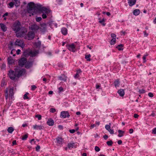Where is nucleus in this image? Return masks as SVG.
I'll use <instances>...</instances> for the list:
<instances>
[{
    "label": "nucleus",
    "mask_w": 156,
    "mask_h": 156,
    "mask_svg": "<svg viewBox=\"0 0 156 156\" xmlns=\"http://www.w3.org/2000/svg\"><path fill=\"white\" fill-rule=\"evenodd\" d=\"M117 92L121 97L123 96L124 95V90L123 89H120Z\"/></svg>",
    "instance_id": "14"
},
{
    "label": "nucleus",
    "mask_w": 156,
    "mask_h": 156,
    "mask_svg": "<svg viewBox=\"0 0 156 156\" xmlns=\"http://www.w3.org/2000/svg\"><path fill=\"white\" fill-rule=\"evenodd\" d=\"M21 51L20 49H18L16 51V54H17V55H19V54H20V52Z\"/></svg>",
    "instance_id": "58"
},
{
    "label": "nucleus",
    "mask_w": 156,
    "mask_h": 156,
    "mask_svg": "<svg viewBox=\"0 0 156 156\" xmlns=\"http://www.w3.org/2000/svg\"><path fill=\"white\" fill-rule=\"evenodd\" d=\"M140 12V11L139 9H136L134 10L133 11V13L134 15L136 16L138 15Z\"/></svg>",
    "instance_id": "25"
},
{
    "label": "nucleus",
    "mask_w": 156,
    "mask_h": 156,
    "mask_svg": "<svg viewBox=\"0 0 156 156\" xmlns=\"http://www.w3.org/2000/svg\"><path fill=\"white\" fill-rule=\"evenodd\" d=\"M133 129H130L129 130V132L130 133H132L133 132Z\"/></svg>",
    "instance_id": "60"
},
{
    "label": "nucleus",
    "mask_w": 156,
    "mask_h": 156,
    "mask_svg": "<svg viewBox=\"0 0 156 156\" xmlns=\"http://www.w3.org/2000/svg\"><path fill=\"white\" fill-rule=\"evenodd\" d=\"M35 117L38 118L39 120H40L41 119V115H40L38 114L35 115Z\"/></svg>",
    "instance_id": "37"
},
{
    "label": "nucleus",
    "mask_w": 156,
    "mask_h": 156,
    "mask_svg": "<svg viewBox=\"0 0 156 156\" xmlns=\"http://www.w3.org/2000/svg\"><path fill=\"white\" fill-rule=\"evenodd\" d=\"M23 26L19 21L15 22L13 25L12 27L13 30L16 31H18Z\"/></svg>",
    "instance_id": "5"
},
{
    "label": "nucleus",
    "mask_w": 156,
    "mask_h": 156,
    "mask_svg": "<svg viewBox=\"0 0 156 156\" xmlns=\"http://www.w3.org/2000/svg\"><path fill=\"white\" fill-rule=\"evenodd\" d=\"M148 95L150 97H153V94L151 93H149L148 94Z\"/></svg>",
    "instance_id": "51"
},
{
    "label": "nucleus",
    "mask_w": 156,
    "mask_h": 156,
    "mask_svg": "<svg viewBox=\"0 0 156 156\" xmlns=\"http://www.w3.org/2000/svg\"><path fill=\"white\" fill-rule=\"evenodd\" d=\"M96 124L98 126L100 124V122L99 121H96Z\"/></svg>",
    "instance_id": "64"
},
{
    "label": "nucleus",
    "mask_w": 156,
    "mask_h": 156,
    "mask_svg": "<svg viewBox=\"0 0 156 156\" xmlns=\"http://www.w3.org/2000/svg\"><path fill=\"white\" fill-rule=\"evenodd\" d=\"M27 9L28 13L27 14V15L28 16H33L37 12H39L43 19L46 18L48 13H49L50 12L49 10L41 5L35 4L33 2H30L28 4Z\"/></svg>",
    "instance_id": "1"
},
{
    "label": "nucleus",
    "mask_w": 156,
    "mask_h": 156,
    "mask_svg": "<svg viewBox=\"0 0 156 156\" xmlns=\"http://www.w3.org/2000/svg\"><path fill=\"white\" fill-rule=\"evenodd\" d=\"M50 111L51 112L54 113L56 111V110L54 108H51L50 109Z\"/></svg>",
    "instance_id": "42"
},
{
    "label": "nucleus",
    "mask_w": 156,
    "mask_h": 156,
    "mask_svg": "<svg viewBox=\"0 0 156 156\" xmlns=\"http://www.w3.org/2000/svg\"><path fill=\"white\" fill-rule=\"evenodd\" d=\"M80 114L81 113L80 112H76V114L77 115H80Z\"/></svg>",
    "instance_id": "63"
},
{
    "label": "nucleus",
    "mask_w": 156,
    "mask_h": 156,
    "mask_svg": "<svg viewBox=\"0 0 156 156\" xmlns=\"http://www.w3.org/2000/svg\"><path fill=\"white\" fill-rule=\"evenodd\" d=\"M69 116V113L67 112L63 111L61 112V116L62 118H65L66 117H68Z\"/></svg>",
    "instance_id": "12"
},
{
    "label": "nucleus",
    "mask_w": 156,
    "mask_h": 156,
    "mask_svg": "<svg viewBox=\"0 0 156 156\" xmlns=\"http://www.w3.org/2000/svg\"><path fill=\"white\" fill-rule=\"evenodd\" d=\"M69 132L71 133H73L75 132V130L74 129H70L69 130Z\"/></svg>",
    "instance_id": "52"
},
{
    "label": "nucleus",
    "mask_w": 156,
    "mask_h": 156,
    "mask_svg": "<svg viewBox=\"0 0 156 156\" xmlns=\"http://www.w3.org/2000/svg\"><path fill=\"white\" fill-rule=\"evenodd\" d=\"M15 44L21 46L22 48L24 47V45L23 44V43L22 41L19 39H17L16 40L15 43Z\"/></svg>",
    "instance_id": "11"
},
{
    "label": "nucleus",
    "mask_w": 156,
    "mask_h": 156,
    "mask_svg": "<svg viewBox=\"0 0 156 156\" xmlns=\"http://www.w3.org/2000/svg\"><path fill=\"white\" fill-rule=\"evenodd\" d=\"M8 75L10 78L12 80H15V77H16L15 72V73L11 69L9 71Z\"/></svg>",
    "instance_id": "8"
},
{
    "label": "nucleus",
    "mask_w": 156,
    "mask_h": 156,
    "mask_svg": "<svg viewBox=\"0 0 156 156\" xmlns=\"http://www.w3.org/2000/svg\"><path fill=\"white\" fill-rule=\"evenodd\" d=\"M62 34L64 35H66L67 33V30L65 28H62L61 30Z\"/></svg>",
    "instance_id": "19"
},
{
    "label": "nucleus",
    "mask_w": 156,
    "mask_h": 156,
    "mask_svg": "<svg viewBox=\"0 0 156 156\" xmlns=\"http://www.w3.org/2000/svg\"><path fill=\"white\" fill-rule=\"evenodd\" d=\"M9 95L10 96L12 97L13 95V88H11L9 90Z\"/></svg>",
    "instance_id": "31"
},
{
    "label": "nucleus",
    "mask_w": 156,
    "mask_h": 156,
    "mask_svg": "<svg viewBox=\"0 0 156 156\" xmlns=\"http://www.w3.org/2000/svg\"><path fill=\"white\" fill-rule=\"evenodd\" d=\"M47 123L48 125L50 126H53L54 123L53 120L51 119H49L47 122Z\"/></svg>",
    "instance_id": "17"
},
{
    "label": "nucleus",
    "mask_w": 156,
    "mask_h": 156,
    "mask_svg": "<svg viewBox=\"0 0 156 156\" xmlns=\"http://www.w3.org/2000/svg\"><path fill=\"white\" fill-rule=\"evenodd\" d=\"M116 38H112L110 44L111 45L114 44L115 43Z\"/></svg>",
    "instance_id": "32"
},
{
    "label": "nucleus",
    "mask_w": 156,
    "mask_h": 156,
    "mask_svg": "<svg viewBox=\"0 0 156 156\" xmlns=\"http://www.w3.org/2000/svg\"><path fill=\"white\" fill-rule=\"evenodd\" d=\"M12 146H13L14 145L16 144V140H13L12 141Z\"/></svg>",
    "instance_id": "57"
},
{
    "label": "nucleus",
    "mask_w": 156,
    "mask_h": 156,
    "mask_svg": "<svg viewBox=\"0 0 156 156\" xmlns=\"http://www.w3.org/2000/svg\"><path fill=\"white\" fill-rule=\"evenodd\" d=\"M15 74L16 77H19L24 75L26 73V70L24 69H15Z\"/></svg>",
    "instance_id": "4"
},
{
    "label": "nucleus",
    "mask_w": 156,
    "mask_h": 156,
    "mask_svg": "<svg viewBox=\"0 0 156 156\" xmlns=\"http://www.w3.org/2000/svg\"><path fill=\"white\" fill-rule=\"evenodd\" d=\"M36 44L37 47H39L41 45V43L40 41L38 42L37 43H36Z\"/></svg>",
    "instance_id": "43"
},
{
    "label": "nucleus",
    "mask_w": 156,
    "mask_h": 156,
    "mask_svg": "<svg viewBox=\"0 0 156 156\" xmlns=\"http://www.w3.org/2000/svg\"><path fill=\"white\" fill-rule=\"evenodd\" d=\"M122 143V141L121 140H119L118 141V143L119 144H121Z\"/></svg>",
    "instance_id": "59"
},
{
    "label": "nucleus",
    "mask_w": 156,
    "mask_h": 156,
    "mask_svg": "<svg viewBox=\"0 0 156 156\" xmlns=\"http://www.w3.org/2000/svg\"><path fill=\"white\" fill-rule=\"evenodd\" d=\"M152 133L154 134H156V128H155L153 130Z\"/></svg>",
    "instance_id": "55"
},
{
    "label": "nucleus",
    "mask_w": 156,
    "mask_h": 156,
    "mask_svg": "<svg viewBox=\"0 0 156 156\" xmlns=\"http://www.w3.org/2000/svg\"><path fill=\"white\" fill-rule=\"evenodd\" d=\"M57 142L59 144H62L63 139L62 138L58 137L56 139Z\"/></svg>",
    "instance_id": "24"
},
{
    "label": "nucleus",
    "mask_w": 156,
    "mask_h": 156,
    "mask_svg": "<svg viewBox=\"0 0 156 156\" xmlns=\"http://www.w3.org/2000/svg\"><path fill=\"white\" fill-rule=\"evenodd\" d=\"M96 125L94 124H92L91 125V128H93L94 127L96 126Z\"/></svg>",
    "instance_id": "62"
},
{
    "label": "nucleus",
    "mask_w": 156,
    "mask_h": 156,
    "mask_svg": "<svg viewBox=\"0 0 156 156\" xmlns=\"http://www.w3.org/2000/svg\"><path fill=\"white\" fill-rule=\"evenodd\" d=\"M2 30L4 31H5L7 30V27L3 23L0 24Z\"/></svg>",
    "instance_id": "20"
},
{
    "label": "nucleus",
    "mask_w": 156,
    "mask_h": 156,
    "mask_svg": "<svg viewBox=\"0 0 156 156\" xmlns=\"http://www.w3.org/2000/svg\"><path fill=\"white\" fill-rule=\"evenodd\" d=\"M139 115L136 114H135L134 115V116L135 118H137Z\"/></svg>",
    "instance_id": "61"
},
{
    "label": "nucleus",
    "mask_w": 156,
    "mask_h": 156,
    "mask_svg": "<svg viewBox=\"0 0 156 156\" xmlns=\"http://www.w3.org/2000/svg\"><path fill=\"white\" fill-rule=\"evenodd\" d=\"M79 73H76L74 76V77L76 78H78L79 77Z\"/></svg>",
    "instance_id": "50"
},
{
    "label": "nucleus",
    "mask_w": 156,
    "mask_h": 156,
    "mask_svg": "<svg viewBox=\"0 0 156 156\" xmlns=\"http://www.w3.org/2000/svg\"><path fill=\"white\" fill-rule=\"evenodd\" d=\"M139 92L140 93H143L145 92V90L143 89H142L141 90H139Z\"/></svg>",
    "instance_id": "47"
},
{
    "label": "nucleus",
    "mask_w": 156,
    "mask_h": 156,
    "mask_svg": "<svg viewBox=\"0 0 156 156\" xmlns=\"http://www.w3.org/2000/svg\"><path fill=\"white\" fill-rule=\"evenodd\" d=\"M34 129H39L41 130L43 129L44 127L43 126H39L37 125H35L33 126Z\"/></svg>",
    "instance_id": "16"
},
{
    "label": "nucleus",
    "mask_w": 156,
    "mask_h": 156,
    "mask_svg": "<svg viewBox=\"0 0 156 156\" xmlns=\"http://www.w3.org/2000/svg\"><path fill=\"white\" fill-rule=\"evenodd\" d=\"M32 65V63L30 62H27L25 64V67L26 68L28 69L30 68Z\"/></svg>",
    "instance_id": "15"
},
{
    "label": "nucleus",
    "mask_w": 156,
    "mask_h": 156,
    "mask_svg": "<svg viewBox=\"0 0 156 156\" xmlns=\"http://www.w3.org/2000/svg\"><path fill=\"white\" fill-rule=\"evenodd\" d=\"M14 5V2H10L9 3V5L11 7H12L13 6V5Z\"/></svg>",
    "instance_id": "39"
},
{
    "label": "nucleus",
    "mask_w": 156,
    "mask_h": 156,
    "mask_svg": "<svg viewBox=\"0 0 156 156\" xmlns=\"http://www.w3.org/2000/svg\"><path fill=\"white\" fill-rule=\"evenodd\" d=\"M28 134H26L25 135H23L22 138V140H26L27 139V138L28 137Z\"/></svg>",
    "instance_id": "33"
},
{
    "label": "nucleus",
    "mask_w": 156,
    "mask_h": 156,
    "mask_svg": "<svg viewBox=\"0 0 156 156\" xmlns=\"http://www.w3.org/2000/svg\"><path fill=\"white\" fill-rule=\"evenodd\" d=\"M106 143L108 145L111 146L113 144V142L112 140H110L109 141H107Z\"/></svg>",
    "instance_id": "35"
},
{
    "label": "nucleus",
    "mask_w": 156,
    "mask_h": 156,
    "mask_svg": "<svg viewBox=\"0 0 156 156\" xmlns=\"http://www.w3.org/2000/svg\"><path fill=\"white\" fill-rule=\"evenodd\" d=\"M120 82L119 79H117L114 82V84L115 87H118L119 84Z\"/></svg>",
    "instance_id": "23"
},
{
    "label": "nucleus",
    "mask_w": 156,
    "mask_h": 156,
    "mask_svg": "<svg viewBox=\"0 0 156 156\" xmlns=\"http://www.w3.org/2000/svg\"><path fill=\"white\" fill-rule=\"evenodd\" d=\"M6 65L4 64H2L1 68L2 69H4L5 68Z\"/></svg>",
    "instance_id": "41"
},
{
    "label": "nucleus",
    "mask_w": 156,
    "mask_h": 156,
    "mask_svg": "<svg viewBox=\"0 0 156 156\" xmlns=\"http://www.w3.org/2000/svg\"><path fill=\"white\" fill-rule=\"evenodd\" d=\"M144 37H146L148 35V34L147 33V32L146 30L144 31Z\"/></svg>",
    "instance_id": "49"
},
{
    "label": "nucleus",
    "mask_w": 156,
    "mask_h": 156,
    "mask_svg": "<svg viewBox=\"0 0 156 156\" xmlns=\"http://www.w3.org/2000/svg\"><path fill=\"white\" fill-rule=\"evenodd\" d=\"M14 129L12 127H10L7 129L8 132L9 133H11L14 131Z\"/></svg>",
    "instance_id": "28"
},
{
    "label": "nucleus",
    "mask_w": 156,
    "mask_h": 156,
    "mask_svg": "<svg viewBox=\"0 0 156 156\" xmlns=\"http://www.w3.org/2000/svg\"><path fill=\"white\" fill-rule=\"evenodd\" d=\"M105 20H100L99 22L100 23L102 24L103 26H104L105 25Z\"/></svg>",
    "instance_id": "34"
},
{
    "label": "nucleus",
    "mask_w": 156,
    "mask_h": 156,
    "mask_svg": "<svg viewBox=\"0 0 156 156\" xmlns=\"http://www.w3.org/2000/svg\"><path fill=\"white\" fill-rule=\"evenodd\" d=\"M40 146L38 145H37V146L36 147V150L37 151H38L40 149Z\"/></svg>",
    "instance_id": "48"
},
{
    "label": "nucleus",
    "mask_w": 156,
    "mask_h": 156,
    "mask_svg": "<svg viewBox=\"0 0 156 156\" xmlns=\"http://www.w3.org/2000/svg\"><path fill=\"white\" fill-rule=\"evenodd\" d=\"M63 90V88L62 87L59 88V92H60Z\"/></svg>",
    "instance_id": "53"
},
{
    "label": "nucleus",
    "mask_w": 156,
    "mask_h": 156,
    "mask_svg": "<svg viewBox=\"0 0 156 156\" xmlns=\"http://www.w3.org/2000/svg\"><path fill=\"white\" fill-rule=\"evenodd\" d=\"M118 132L119 133L118 135V136L121 137L123 136V134L125 133V131L119 129L118 130Z\"/></svg>",
    "instance_id": "18"
},
{
    "label": "nucleus",
    "mask_w": 156,
    "mask_h": 156,
    "mask_svg": "<svg viewBox=\"0 0 156 156\" xmlns=\"http://www.w3.org/2000/svg\"><path fill=\"white\" fill-rule=\"evenodd\" d=\"M14 4L16 6H18L20 5V2L19 0H15L14 1Z\"/></svg>",
    "instance_id": "29"
},
{
    "label": "nucleus",
    "mask_w": 156,
    "mask_h": 156,
    "mask_svg": "<svg viewBox=\"0 0 156 156\" xmlns=\"http://www.w3.org/2000/svg\"><path fill=\"white\" fill-rule=\"evenodd\" d=\"M90 56L91 55L90 54L85 55V58L86 59L87 61H90L91 60V59L90 58Z\"/></svg>",
    "instance_id": "30"
},
{
    "label": "nucleus",
    "mask_w": 156,
    "mask_h": 156,
    "mask_svg": "<svg viewBox=\"0 0 156 156\" xmlns=\"http://www.w3.org/2000/svg\"><path fill=\"white\" fill-rule=\"evenodd\" d=\"M36 20H42V18L41 16H36Z\"/></svg>",
    "instance_id": "54"
},
{
    "label": "nucleus",
    "mask_w": 156,
    "mask_h": 156,
    "mask_svg": "<svg viewBox=\"0 0 156 156\" xmlns=\"http://www.w3.org/2000/svg\"><path fill=\"white\" fill-rule=\"evenodd\" d=\"M31 90H34L37 88L36 86H35V85H33L31 86Z\"/></svg>",
    "instance_id": "44"
},
{
    "label": "nucleus",
    "mask_w": 156,
    "mask_h": 156,
    "mask_svg": "<svg viewBox=\"0 0 156 156\" xmlns=\"http://www.w3.org/2000/svg\"><path fill=\"white\" fill-rule=\"evenodd\" d=\"M95 150L96 151L98 152L100 151V149L98 147L96 146L95 147Z\"/></svg>",
    "instance_id": "40"
},
{
    "label": "nucleus",
    "mask_w": 156,
    "mask_h": 156,
    "mask_svg": "<svg viewBox=\"0 0 156 156\" xmlns=\"http://www.w3.org/2000/svg\"><path fill=\"white\" fill-rule=\"evenodd\" d=\"M111 36L112 38H116V36L115 34L112 33L111 34Z\"/></svg>",
    "instance_id": "46"
},
{
    "label": "nucleus",
    "mask_w": 156,
    "mask_h": 156,
    "mask_svg": "<svg viewBox=\"0 0 156 156\" xmlns=\"http://www.w3.org/2000/svg\"><path fill=\"white\" fill-rule=\"evenodd\" d=\"M35 34L34 32H29L27 35L25 37V38L28 40H30L34 38V37Z\"/></svg>",
    "instance_id": "6"
},
{
    "label": "nucleus",
    "mask_w": 156,
    "mask_h": 156,
    "mask_svg": "<svg viewBox=\"0 0 156 156\" xmlns=\"http://www.w3.org/2000/svg\"><path fill=\"white\" fill-rule=\"evenodd\" d=\"M27 62L26 58H21L19 61V65L21 67H23V66L26 64Z\"/></svg>",
    "instance_id": "7"
},
{
    "label": "nucleus",
    "mask_w": 156,
    "mask_h": 156,
    "mask_svg": "<svg viewBox=\"0 0 156 156\" xmlns=\"http://www.w3.org/2000/svg\"><path fill=\"white\" fill-rule=\"evenodd\" d=\"M105 128L108 131L110 129V126L109 125H106L105 126Z\"/></svg>",
    "instance_id": "38"
},
{
    "label": "nucleus",
    "mask_w": 156,
    "mask_h": 156,
    "mask_svg": "<svg viewBox=\"0 0 156 156\" xmlns=\"http://www.w3.org/2000/svg\"><path fill=\"white\" fill-rule=\"evenodd\" d=\"M8 62L9 64H12L14 62V61L12 58L11 57H10L8 58Z\"/></svg>",
    "instance_id": "21"
},
{
    "label": "nucleus",
    "mask_w": 156,
    "mask_h": 156,
    "mask_svg": "<svg viewBox=\"0 0 156 156\" xmlns=\"http://www.w3.org/2000/svg\"><path fill=\"white\" fill-rule=\"evenodd\" d=\"M66 47H67L68 49L73 52H75L76 51L75 47L74 44H67Z\"/></svg>",
    "instance_id": "9"
},
{
    "label": "nucleus",
    "mask_w": 156,
    "mask_h": 156,
    "mask_svg": "<svg viewBox=\"0 0 156 156\" xmlns=\"http://www.w3.org/2000/svg\"><path fill=\"white\" fill-rule=\"evenodd\" d=\"M75 146V143H70L68 144V147L69 149L73 148Z\"/></svg>",
    "instance_id": "22"
},
{
    "label": "nucleus",
    "mask_w": 156,
    "mask_h": 156,
    "mask_svg": "<svg viewBox=\"0 0 156 156\" xmlns=\"http://www.w3.org/2000/svg\"><path fill=\"white\" fill-rule=\"evenodd\" d=\"M136 2V0H128V3L129 6H130L135 4Z\"/></svg>",
    "instance_id": "13"
},
{
    "label": "nucleus",
    "mask_w": 156,
    "mask_h": 156,
    "mask_svg": "<svg viewBox=\"0 0 156 156\" xmlns=\"http://www.w3.org/2000/svg\"><path fill=\"white\" fill-rule=\"evenodd\" d=\"M59 78L61 80L66 81V77L65 75H63L59 77Z\"/></svg>",
    "instance_id": "27"
},
{
    "label": "nucleus",
    "mask_w": 156,
    "mask_h": 156,
    "mask_svg": "<svg viewBox=\"0 0 156 156\" xmlns=\"http://www.w3.org/2000/svg\"><path fill=\"white\" fill-rule=\"evenodd\" d=\"M123 46V44H120L118 45L116 47L120 51L123 49V48H122Z\"/></svg>",
    "instance_id": "26"
},
{
    "label": "nucleus",
    "mask_w": 156,
    "mask_h": 156,
    "mask_svg": "<svg viewBox=\"0 0 156 156\" xmlns=\"http://www.w3.org/2000/svg\"><path fill=\"white\" fill-rule=\"evenodd\" d=\"M38 51L37 50L31 51L26 50L23 52V55L25 56H27L29 55H30L32 57L35 56L36 55L38 54Z\"/></svg>",
    "instance_id": "3"
},
{
    "label": "nucleus",
    "mask_w": 156,
    "mask_h": 156,
    "mask_svg": "<svg viewBox=\"0 0 156 156\" xmlns=\"http://www.w3.org/2000/svg\"><path fill=\"white\" fill-rule=\"evenodd\" d=\"M29 93H26V94H25L24 95L23 98L24 99H27L29 98L27 96V95Z\"/></svg>",
    "instance_id": "36"
},
{
    "label": "nucleus",
    "mask_w": 156,
    "mask_h": 156,
    "mask_svg": "<svg viewBox=\"0 0 156 156\" xmlns=\"http://www.w3.org/2000/svg\"><path fill=\"white\" fill-rule=\"evenodd\" d=\"M29 27L31 30L34 31H37L39 29V26L35 24L31 25Z\"/></svg>",
    "instance_id": "10"
},
{
    "label": "nucleus",
    "mask_w": 156,
    "mask_h": 156,
    "mask_svg": "<svg viewBox=\"0 0 156 156\" xmlns=\"http://www.w3.org/2000/svg\"><path fill=\"white\" fill-rule=\"evenodd\" d=\"M27 32V28L25 27H21L18 31H16V36L17 37H22L26 34Z\"/></svg>",
    "instance_id": "2"
},
{
    "label": "nucleus",
    "mask_w": 156,
    "mask_h": 156,
    "mask_svg": "<svg viewBox=\"0 0 156 156\" xmlns=\"http://www.w3.org/2000/svg\"><path fill=\"white\" fill-rule=\"evenodd\" d=\"M103 138L107 140L108 138V136L107 135L105 134L103 136Z\"/></svg>",
    "instance_id": "56"
},
{
    "label": "nucleus",
    "mask_w": 156,
    "mask_h": 156,
    "mask_svg": "<svg viewBox=\"0 0 156 156\" xmlns=\"http://www.w3.org/2000/svg\"><path fill=\"white\" fill-rule=\"evenodd\" d=\"M108 131L110 132V133L111 134H114V131L113 129H110Z\"/></svg>",
    "instance_id": "45"
}]
</instances>
